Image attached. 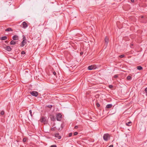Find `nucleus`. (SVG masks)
<instances>
[{"label":"nucleus","mask_w":147,"mask_h":147,"mask_svg":"<svg viewBox=\"0 0 147 147\" xmlns=\"http://www.w3.org/2000/svg\"><path fill=\"white\" fill-rule=\"evenodd\" d=\"M23 28H26L28 27L27 24L25 22H23L22 23Z\"/></svg>","instance_id":"nucleus-5"},{"label":"nucleus","mask_w":147,"mask_h":147,"mask_svg":"<svg viewBox=\"0 0 147 147\" xmlns=\"http://www.w3.org/2000/svg\"><path fill=\"white\" fill-rule=\"evenodd\" d=\"M0 39L1 40H6L7 39V37L6 36H4L1 37Z\"/></svg>","instance_id":"nucleus-13"},{"label":"nucleus","mask_w":147,"mask_h":147,"mask_svg":"<svg viewBox=\"0 0 147 147\" xmlns=\"http://www.w3.org/2000/svg\"><path fill=\"white\" fill-rule=\"evenodd\" d=\"M105 42L107 45L108 42H109V39L107 37H106L105 38Z\"/></svg>","instance_id":"nucleus-14"},{"label":"nucleus","mask_w":147,"mask_h":147,"mask_svg":"<svg viewBox=\"0 0 147 147\" xmlns=\"http://www.w3.org/2000/svg\"><path fill=\"white\" fill-rule=\"evenodd\" d=\"M143 16H142V18H143Z\"/></svg>","instance_id":"nucleus-40"},{"label":"nucleus","mask_w":147,"mask_h":147,"mask_svg":"<svg viewBox=\"0 0 147 147\" xmlns=\"http://www.w3.org/2000/svg\"><path fill=\"white\" fill-rule=\"evenodd\" d=\"M51 120L53 121H54L55 120L56 118L54 116L52 115L51 117Z\"/></svg>","instance_id":"nucleus-16"},{"label":"nucleus","mask_w":147,"mask_h":147,"mask_svg":"<svg viewBox=\"0 0 147 147\" xmlns=\"http://www.w3.org/2000/svg\"><path fill=\"white\" fill-rule=\"evenodd\" d=\"M96 105L98 107H99L100 106V105L98 103H97Z\"/></svg>","instance_id":"nucleus-32"},{"label":"nucleus","mask_w":147,"mask_h":147,"mask_svg":"<svg viewBox=\"0 0 147 147\" xmlns=\"http://www.w3.org/2000/svg\"><path fill=\"white\" fill-rule=\"evenodd\" d=\"M29 113L31 117H32V112L31 110H29Z\"/></svg>","instance_id":"nucleus-23"},{"label":"nucleus","mask_w":147,"mask_h":147,"mask_svg":"<svg viewBox=\"0 0 147 147\" xmlns=\"http://www.w3.org/2000/svg\"><path fill=\"white\" fill-rule=\"evenodd\" d=\"M109 87L110 88H112L113 87V86L112 85H109Z\"/></svg>","instance_id":"nucleus-28"},{"label":"nucleus","mask_w":147,"mask_h":147,"mask_svg":"<svg viewBox=\"0 0 147 147\" xmlns=\"http://www.w3.org/2000/svg\"><path fill=\"white\" fill-rule=\"evenodd\" d=\"M26 139L25 138H24L23 139V141L24 142H26Z\"/></svg>","instance_id":"nucleus-22"},{"label":"nucleus","mask_w":147,"mask_h":147,"mask_svg":"<svg viewBox=\"0 0 147 147\" xmlns=\"http://www.w3.org/2000/svg\"><path fill=\"white\" fill-rule=\"evenodd\" d=\"M51 130H52V131L54 130H55V128H54V127L52 128L51 129Z\"/></svg>","instance_id":"nucleus-35"},{"label":"nucleus","mask_w":147,"mask_h":147,"mask_svg":"<svg viewBox=\"0 0 147 147\" xmlns=\"http://www.w3.org/2000/svg\"><path fill=\"white\" fill-rule=\"evenodd\" d=\"M25 52L24 51H22L21 52V54L22 55H24L25 54Z\"/></svg>","instance_id":"nucleus-25"},{"label":"nucleus","mask_w":147,"mask_h":147,"mask_svg":"<svg viewBox=\"0 0 147 147\" xmlns=\"http://www.w3.org/2000/svg\"><path fill=\"white\" fill-rule=\"evenodd\" d=\"M145 91L146 93H147V88H146L145 90Z\"/></svg>","instance_id":"nucleus-33"},{"label":"nucleus","mask_w":147,"mask_h":147,"mask_svg":"<svg viewBox=\"0 0 147 147\" xmlns=\"http://www.w3.org/2000/svg\"><path fill=\"white\" fill-rule=\"evenodd\" d=\"M12 38L13 40H18V37L17 35H15L13 36Z\"/></svg>","instance_id":"nucleus-9"},{"label":"nucleus","mask_w":147,"mask_h":147,"mask_svg":"<svg viewBox=\"0 0 147 147\" xmlns=\"http://www.w3.org/2000/svg\"><path fill=\"white\" fill-rule=\"evenodd\" d=\"M132 2H134V0H131Z\"/></svg>","instance_id":"nucleus-38"},{"label":"nucleus","mask_w":147,"mask_h":147,"mask_svg":"<svg viewBox=\"0 0 147 147\" xmlns=\"http://www.w3.org/2000/svg\"><path fill=\"white\" fill-rule=\"evenodd\" d=\"M78 134V133L77 132H75L74 133V136L77 135Z\"/></svg>","instance_id":"nucleus-27"},{"label":"nucleus","mask_w":147,"mask_h":147,"mask_svg":"<svg viewBox=\"0 0 147 147\" xmlns=\"http://www.w3.org/2000/svg\"><path fill=\"white\" fill-rule=\"evenodd\" d=\"M127 79L128 80H129L131 79V77L130 76H128L127 77Z\"/></svg>","instance_id":"nucleus-19"},{"label":"nucleus","mask_w":147,"mask_h":147,"mask_svg":"<svg viewBox=\"0 0 147 147\" xmlns=\"http://www.w3.org/2000/svg\"><path fill=\"white\" fill-rule=\"evenodd\" d=\"M137 69L139 70H141L142 69V67L141 66H138L137 67Z\"/></svg>","instance_id":"nucleus-18"},{"label":"nucleus","mask_w":147,"mask_h":147,"mask_svg":"<svg viewBox=\"0 0 147 147\" xmlns=\"http://www.w3.org/2000/svg\"><path fill=\"white\" fill-rule=\"evenodd\" d=\"M118 77V75H114V77L115 78H117Z\"/></svg>","instance_id":"nucleus-31"},{"label":"nucleus","mask_w":147,"mask_h":147,"mask_svg":"<svg viewBox=\"0 0 147 147\" xmlns=\"http://www.w3.org/2000/svg\"><path fill=\"white\" fill-rule=\"evenodd\" d=\"M13 31V29L10 28H8L5 30V31L6 32H10L12 31Z\"/></svg>","instance_id":"nucleus-12"},{"label":"nucleus","mask_w":147,"mask_h":147,"mask_svg":"<svg viewBox=\"0 0 147 147\" xmlns=\"http://www.w3.org/2000/svg\"><path fill=\"white\" fill-rule=\"evenodd\" d=\"M5 48L6 50L8 51H10L11 50V48L9 46H6Z\"/></svg>","instance_id":"nucleus-6"},{"label":"nucleus","mask_w":147,"mask_h":147,"mask_svg":"<svg viewBox=\"0 0 147 147\" xmlns=\"http://www.w3.org/2000/svg\"><path fill=\"white\" fill-rule=\"evenodd\" d=\"M109 135L108 134H105L103 136V138L105 141H107L109 138Z\"/></svg>","instance_id":"nucleus-1"},{"label":"nucleus","mask_w":147,"mask_h":147,"mask_svg":"<svg viewBox=\"0 0 147 147\" xmlns=\"http://www.w3.org/2000/svg\"><path fill=\"white\" fill-rule=\"evenodd\" d=\"M23 40H24V41L26 40V38L24 35L23 36Z\"/></svg>","instance_id":"nucleus-20"},{"label":"nucleus","mask_w":147,"mask_h":147,"mask_svg":"<svg viewBox=\"0 0 147 147\" xmlns=\"http://www.w3.org/2000/svg\"><path fill=\"white\" fill-rule=\"evenodd\" d=\"M83 54V52H81L80 53V55H82V54Z\"/></svg>","instance_id":"nucleus-39"},{"label":"nucleus","mask_w":147,"mask_h":147,"mask_svg":"<svg viewBox=\"0 0 147 147\" xmlns=\"http://www.w3.org/2000/svg\"><path fill=\"white\" fill-rule=\"evenodd\" d=\"M124 55H120L119 56V57L120 58H123V57H124Z\"/></svg>","instance_id":"nucleus-24"},{"label":"nucleus","mask_w":147,"mask_h":147,"mask_svg":"<svg viewBox=\"0 0 147 147\" xmlns=\"http://www.w3.org/2000/svg\"><path fill=\"white\" fill-rule=\"evenodd\" d=\"M72 133H69V137H71L72 135Z\"/></svg>","instance_id":"nucleus-26"},{"label":"nucleus","mask_w":147,"mask_h":147,"mask_svg":"<svg viewBox=\"0 0 147 147\" xmlns=\"http://www.w3.org/2000/svg\"><path fill=\"white\" fill-rule=\"evenodd\" d=\"M55 137L58 139H60L61 138V136H59V134L58 133L55 134Z\"/></svg>","instance_id":"nucleus-10"},{"label":"nucleus","mask_w":147,"mask_h":147,"mask_svg":"<svg viewBox=\"0 0 147 147\" xmlns=\"http://www.w3.org/2000/svg\"><path fill=\"white\" fill-rule=\"evenodd\" d=\"M95 68H94V66L93 65H91L88 66V69L89 70H91L93 69H95Z\"/></svg>","instance_id":"nucleus-11"},{"label":"nucleus","mask_w":147,"mask_h":147,"mask_svg":"<svg viewBox=\"0 0 147 147\" xmlns=\"http://www.w3.org/2000/svg\"><path fill=\"white\" fill-rule=\"evenodd\" d=\"M76 129H77L78 128V126H75L74 127Z\"/></svg>","instance_id":"nucleus-34"},{"label":"nucleus","mask_w":147,"mask_h":147,"mask_svg":"<svg viewBox=\"0 0 147 147\" xmlns=\"http://www.w3.org/2000/svg\"><path fill=\"white\" fill-rule=\"evenodd\" d=\"M10 44L11 45H15L16 44V42L13 40H12L11 41Z\"/></svg>","instance_id":"nucleus-17"},{"label":"nucleus","mask_w":147,"mask_h":147,"mask_svg":"<svg viewBox=\"0 0 147 147\" xmlns=\"http://www.w3.org/2000/svg\"><path fill=\"white\" fill-rule=\"evenodd\" d=\"M26 41H24V40H23L22 42V43L20 45V46L21 47H23V46H24V45H25V44H26Z\"/></svg>","instance_id":"nucleus-7"},{"label":"nucleus","mask_w":147,"mask_h":147,"mask_svg":"<svg viewBox=\"0 0 147 147\" xmlns=\"http://www.w3.org/2000/svg\"><path fill=\"white\" fill-rule=\"evenodd\" d=\"M62 115L60 113L56 115L57 120V121H60L61 120Z\"/></svg>","instance_id":"nucleus-4"},{"label":"nucleus","mask_w":147,"mask_h":147,"mask_svg":"<svg viewBox=\"0 0 147 147\" xmlns=\"http://www.w3.org/2000/svg\"><path fill=\"white\" fill-rule=\"evenodd\" d=\"M108 147H113V145H111L109 146Z\"/></svg>","instance_id":"nucleus-37"},{"label":"nucleus","mask_w":147,"mask_h":147,"mask_svg":"<svg viewBox=\"0 0 147 147\" xmlns=\"http://www.w3.org/2000/svg\"><path fill=\"white\" fill-rule=\"evenodd\" d=\"M126 125L128 126H130L132 125V123L131 121H129V122H126L125 123Z\"/></svg>","instance_id":"nucleus-8"},{"label":"nucleus","mask_w":147,"mask_h":147,"mask_svg":"<svg viewBox=\"0 0 147 147\" xmlns=\"http://www.w3.org/2000/svg\"><path fill=\"white\" fill-rule=\"evenodd\" d=\"M51 147H57V146L56 145H51Z\"/></svg>","instance_id":"nucleus-29"},{"label":"nucleus","mask_w":147,"mask_h":147,"mask_svg":"<svg viewBox=\"0 0 147 147\" xmlns=\"http://www.w3.org/2000/svg\"><path fill=\"white\" fill-rule=\"evenodd\" d=\"M112 106V105L111 104H109L107 105L106 106V108L109 109L111 108Z\"/></svg>","instance_id":"nucleus-15"},{"label":"nucleus","mask_w":147,"mask_h":147,"mask_svg":"<svg viewBox=\"0 0 147 147\" xmlns=\"http://www.w3.org/2000/svg\"><path fill=\"white\" fill-rule=\"evenodd\" d=\"M53 74L54 75H55L56 74V73L55 71L53 72Z\"/></svg>","instance_id":"nucleus-36"},{"label":"nucleus","mask_w":147,"mask_h":147,"mask_svg":"<svg viewBox=\"0 0 147 147\" xmlns=\"http://www.w3.org/2000/svg\"><path fill=\"white\" fill-rule=\"evenodd\" d=\"M30 94L32 95L35 97L37 96L38 95V93L36 91H32L31 92Z\"/></svg>","instance_id":"nucleus-3"},{"label":"nucleus","mask_w":147,"mask_h":147,"mask_svg":"<svg viewBox=\"0 0 147 147\" xmlns=\"http://www.w3.org/2000/svg\"><path fill=\"white\" fill-rule=\"evenodd\" d=\"M40 122H46V117L42 116L41 117V118L40 119Z\"/></svg>","instance_id":"nucleus-2"},{"label":"nucleus","mask_w":147,"mask_h":147,"mask_svg":"<svg viewBox=\"0 0 147 147\" xmlns=\"http://www.w3.org/2000/svg\"><path fill=\"white\" fill-rule=\"evenodd\" d=\"M47 107L49 108H51L52 107V106L51 105H49L47 106Z\"/></svg>","instance_id":"nucleus-30"},{"label":"nucleus","mask_w":147,"mask_h":147,"mask_svg":"<svg viewBox=\"0 0 147 147\" xmlns=\"http://www.w3.org/2000/svg\"><path fill=\"white\" fill-rule=\"evenodd\" d=\"M0 114L1 115H3L4 114V111H1Z\"/></svg>","instance_id":"nucleus-21"}]
</instances>
